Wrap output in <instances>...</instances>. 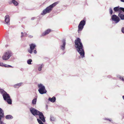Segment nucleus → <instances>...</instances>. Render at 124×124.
<instances>
[{
	"instance_id": "obj_37",
	"label": "nucleus",
	"mask_w": 124,
	"mask_h": 124,
	"mask_svg": "<svg viewBox=\"0 0 124 124\" xmlns=\"http://www.w3.org/2000/svg\"><path fill=\"white\" fill-rule=\"evenodd\" d=\"M8 67H12V66H10V65H9V66H8Z\"/></svg>"
},
{
	"instance_id": "obj_34",
	"label": "nucleus",
	"mask_w": 124,
	"mask_h": 124,
	"mask_svg": "<svg viewBox=\"0 0 124 124\" xmlns=\"http://www.w3.org/2000/svg\"><path fill=\"white\" fill-rule=\"evenodd\" d=\"M29 37H30V38H32L33 37V36L32 35H29V36H28Z\"/></svg>"
},
{
	"instance_id": "obj_2",
	"label": "nucleus",
	"mask_w": 124,
	"mask_h": 124,
	"mask_svg": "<svg viewBox=\"0 0 124 124\" xmlns=\"http://www.w3.org/2000/svg\"><path fill=\"white\" fill-rule=\"evenodd\" d=\"M30 110L31 113L33 115L36 117L37 115H39V118L41 119L43 122H45V120L42 113L33 108H30Z\"/></svg>"
},
{
	"instance_id": "obj_12",
	"label": "nucleus",
	"mask_w": 124,
	"mask_h": 124,
	"mask_svg": "<svg viewBox=\"0 0 124 124\" xmlns=\"http://www.w3.org/2000/svg\"><path fill=\"white\" fill-rule=\"evenodd\" d=\"M62 44L60 46L61 49L62 50H64L65 49L66 45L65 40L64 39L62 40Z\"/></svg>"
},
{
	"instance_id": "obj_26",
	"label": "nucleus",
	"mask_w": 124,
	"mask_h": 124,
	"mask_svg": "<svg viewBox=\"0 0 124 124\" xmlns=\"http://www.w3.org/2000/svg\"><path fill=\"white\" fill-rule=\"evenodd\" d=\"M109 13L110 15H111L113 14V11L111 8H110L109 9Z\"/></svg>"
},
{
	"instance_id": "obj_20",
	"label": "nucleus",
	"mask_w": 124,
	"mask_h": 124,
	"mask_svg": "<svg viewBox=\"0 0 124 124\" xmlns=\"http://www.w3.org/2000/svg\"><path fill=\"white\" fill-rule=\"evenodd\" d=\"M37 101V98L34 99L32 101V104L33 105L36 104Z\"/></svg>"
},
{
	"instance_id": "obj_35",
	"label": "nucleus",
	"mask_w": 124,
	"mask_h": 124,
	"mask_svg": "<svg viewBox=\"0 0 124 124\" xmlns=\"http://www.w3.org/2000/svg\"><path fill=\"white\" fill-rule=\"evenodd\" d=\"M35 19V17H33L31 18V20H34Z\"/></svg>"
},
{
	"instance_id": "obj_31",
	"label": "nucleus",
	"mask_w": 124,
	"mask_h": 124,
	"mask_svg": "<svg viewBox=\"0 0 124 124\" xmlns=\"http://www.w3.org/2000/svg\"><path fill=\"white\" fill-rule=\"evenodd\" d=\"M8 66H9V65L4 64V66L5 67H8Z\"/></svg>"
},
{
	"instance_id": "obj_18",
	"label": "nucleus",
	"mask_w": 124,
	"mask_h": 124,
	"mask_svg": "<svg viewBox=\"0 0 124 124\" xmlns=\"http://www.w3.org/2000/svg\"><path fill=\"white\" fill-rule=\"evenodd\" d=\"M119 6H118L114 7V8L113 9L115 12H116L118 11H119Z\"/></svg>"
},
{
	"instance_id": "obj_23",
	"label": "nucleus",
	"mask_w": 124,
	"mask_h": 124,
	"mask_svg": "<svg viewBox=\"0 0 124 124\" xmlns=\"http://www.w3.org/2000/svg\"><path fill=\"white\" fill-rule=\"evenodd\" d=\"M119 13L120 12H121V11H122L123 12H124V8H122V7H119Z\"/></svg>"
},
{
	"instance_id": "obj_33",
	"label": "nucleus",
	"mask_w": 124,
	"mask_h": 124,
	"mask_svg": "<svg viewBox=\"0 0 124 124\" xmlns=\"http://www.w3.org/2000/svg\"><path fill=\"white\" fill-rule=\"evenodd\" d=\"M34 53L35 54H36L37 52V51H36V50H34Z\"/></svg>"
},
{
	"instance_id": "obj_9",
	"label": "nucleus",
	"mask_w": 124,
	"mask_h": 124,
	"mask_svg": "<svg viewBox=\"0 0 124 124\" xmlns=\"http://www.w3.org/2000/svg\"><path fill=\"white\" fill-rule=\"evenodd\" d=\"M30 47V49L28 50V52L30 54H31L32 53L33 51L35 49L36 46L35 44H31L29 45Z\"/></svg>"
},
{
	"instance_id": "obj_13",
	"label": "nucleus",
	"mask_w": 124,
	"mask_h": 124,
	"mask_svg": "<svg viewBox=\"0 0 124 124\" xmlns=\"http://www.w3.org/2000/svg\"><path fill=\"white\" fill-rule=\"evenodd\" d=\"M118 17L120 18L122 20H124V15L120 12L118 15Z\"/></svg>"
},
{
	"instance_id": "obj_28",
	"label": "nucleus",
	"mask_w": 124,
	"mask_h": 124,
	"mask_svg": "<svg viewBox=\"0 0 124 124\" xmlns=\"http://www.w3.org/2000/svg\"><path fill=\"white\" fill-rule=\"evenodd\" d=\"M21 38H22L24 36V34H23V32H21Z\"/></svg>"
},
{
	"instance_id": "obj_14",
	"label": "nucleus",
	"mask_w": 124,
	"mask_h": 124,
	"mask_svg": "<svg viewBox=\"0 0 124 124\" xmlns=\"http://www.w3.org/2000/svg\"><path fill=\"white\" fill-rule=\"evenodd\" d=\"M44 65L43 64H39L38 65V70L39 71H40L42 70V68L43 67Z\"/></svg>"
},
{
	"instance_id": "obj_5",
	"label": "nucleus",
	"mask_w": 124,
	"mask_h": 124,
	"mask_svg": "<svg viewBox=\"0 0 124 124\" xmlns=\"http://www.w3.org/2000/svg\"><path fill=\"white\" fill-rule=\"evenodd\" d=\"M38 87L39 88L38 91L40 94H42L46 93L47 91L45 87L43 84H38Z\"/></svg>"
},
{
	"instance_id": "obj_25",
	"label": "nucleus",
	"mask_w": 124,
	"mask_h": 124,
	"mask_svg": "<svg viewBox=\"0 0 124 124\" xmlns=\"http://www.w3.org/2000/svg\"><path fill=\"white\" fill-rule=\"evenodd\" d=\"M32 62V60L31 59L28 60L27 61V63L29 64H31V62Z\"/></svg>"
},
{
	"instance_id": "obj_6",
	"label": "nucleus",
	"mask_w": 124,
	"mask_h": 124,
	"mask_svg": "<svg viewBox=\"0 0 124 124\" xmlns=\"http://www.w3.org/2000/svg\"><path fill=\"white\" fill-rule=\"evenodd\" d=\"M12 55V52L10 51H8L5 53L2 56L3 60H7L9 59Z\"/></svg>"
},
{
	"instance_id": "obj_4",
	"label": "nucleus",
	"mask_w": 124,
	"mask_h": 124,
	"mask_svg": "<svg viewBox=\"0 0 124 124\" xmlns=\"http://www.w3.org/2000/svg\"><path fill=\"white\" fill-rule=\"evenodd\" d=\"M0 91L3 94L2 95L4 100L6 101L8 104H12V101L9 95L2 89L0 90Z\"/></svg>"
},
{
	"instance_id": "obj_8",
	"label": "nucleus",
	"mask_w": 124,
	"mask_h": 124,
	"mask_svg": "<svg viewBox=\"0 0 124 124\" xmlns=\"http://www.w3.org/2000/svg\"><path fill=\"white\" fill-rule=\"evenodd\" d=\"M111 19L112 21L114 22V23H118L120 20V19L118 16H117L115 15H112Z\"/></svg>"
},
{
	"instance_id": "obj_36",
	"label": "nucleus",
	"mask_w": 124,
	"mask_h": 124,
	"mask_svg": "<svg viewBox=\"0 0 124 124\" xmlns=\"http://www.w3.org/2000/svg\"><path fill=\"white\" fill-rule=\"evenodd\" d=\"M120 0L121 2H124V0Z\"/></svg>"
},
{
	"instance_id": "obj_39",
	"label": "nucleus",
	"mask_w": 124,
	"mask_h": 124,
	"mask_svg": "<svg viewBox=\"0 0 124 124\" xmlns=\"http://www.w3.org/2000/svg\"><path fill=\"white\" fill-rule=\"evenodd\" d=\"M108 120H109V121H111V120H110V119H108Z\"/></svg>"
},
{
	"instance_id": "obj_32",
	"label": "nucleus",
	"mask_w": 124,
	"mask_h": 124,
	"mask_svg": "<svg viewBox=\"0 0 124 124\" xmlns=\"http://www.w3.org/2000/svg\"><path fill=\"white\" fill-rule=\"evenodd\" d=\"M23 34L24 36H26L27 35V33L25 32H24V33H23Z\"/></svg>"
},
{
	"instance_id": "obj_3",
	"label": "nucleus",
	"mask_w": 124,
	"mask_h": 124,
	"mask_svg": "<svg viewBox=\"0 0 124 124\" xmlns=\"http://www.w3.org/2000/svg\"><path fill=\"white\" fill-rule=\"evenodd\" d=\"M59 3V1L56 2L50 5L43 11L41 13V15H45L46 13H49L51 11L52 9L53 8L56 6Z\"/></svg>"
},
{
	"instance_id": "obj_19",
	"label": "nucleus",
	"mask_w": 124,
	"mask_h": 124,
	"mask_svg": "<svg viewBox=\"0 0 124 124\" xmlns=\"http://www.w3.org/2000/svg\"><path fill=\"white\" fill-rule=\"evenodd\" d=\"M55 118L53 116L51 115L50 116V121L53 122L55 121Z\"/></svg>"
},
{
	"instance_id": "obj_21",
	"label": "nucleus",
	"mask_w": 124,
	"mask_h": 124,
	"mask_svg": "<svg viewBox=\"0 0 124 124\" xmlns=\"http://www.w3.org/2000/svg\"><path fill=\"white\" fill-rule=\"evenodd\" d=\"M11 0L12 3H13L14 5L15 6H17L18 5V2L15 0Z\"/></svg>"
},
{
	"instance_id": "obj_1",
	"label": "nucleus",
	"mask_w": 124,
	"mask_h": 124,
	"mask_svg": "<svg viewBox=\"0 0 124 124\" xmlns=\"http://www.w3.org/2000/svg\"><path fill=\"white\" fill-rule=\"evenodd\" d=\"M75 46L77 50L82 57H84L85 52L83 49V46L81 40L78 38L75 41Z\"/></svg>"
},
{
	"instance_id": "obj_29",
	"label": "nucleus",
	"mask_w": 124,
	"mask_h": 124,
	"mask_svg": "<svg viewBox=\"0 0 124 124\" xmlns=\"http://www.w3.org/2000/svg\"><path fill=\"white\" fill-rule=\"evenodd\" d=\"M119 78L122 81H124V78H123V77H119Z\"/></svg>"
},
{
	"instance_id": "obj_38",
	"label": "nucleus",
	"mask_w": 124,
	"mask_h": 124,
	"mask_svg": "<svg viewBox=\"0 0 124 124\" xmlns=\"http://www.w3.org/2000/svg\"><path fill=\"white\" fill-rule=\"evenodd\" d=\"M122 97L123 100H124V95Z\"/></svg>"
},
{
	"instance_id": "obj_15",
	"label": "nucleus",
	"mask_w": 124,
	"mask_h": 124,
	"mask_svg": "<svg viewBox=\"0 0 124 124\" xmlns=\"http://www.w3.org/2000/svg\"><path fill=\"white\" fill-rule=\"evenodd\" d=\"M51 31V30L50 29L47 30L42 33V36H44L46 34H48Z\"/></svg>"
},
{
	"instance_id": "obj_40",
	"label": "nucleus",
	"mask_w": 124,
	"mask_h": 124,
	"mask_svg": "<svg viewBox=\"0 0 124 124\" xmlns=\"http://www.w3.org/2000/svg\"><path fill=\"white\" fill-rule=\"evenodd\" d=\"M107 119V120H108V119Z\"/></svg>"
},
{
	"instance_id": "obj_16",
	"label": "nucleus",
	"mask_w": 124,
	"mask_h": 124,
	"mask_svg": "<svg viewBox=\"0 0 124 124\" xmlns=\"http://www.w3.org/2000/svg\"><path fill=\"white\" fill-rule=\"evenodd\" d=\"M56 100L55 97H53L52 98L50 97L48 98V100L52 102H54Z\"/></svg>"
},
{
	"instance_id": "obj_10",
	"label": "nucleus",
	"mask_w": 124,
	"mask_h": 124,
	"mask_svg": "<svg viewBox=\"0 0 124 124\" xmlns=\"http://www.w3.org/2000/svg\"><path fill=\"white\" fill-rule=\"evenodd\" d=\"M4 116L3 111L0 108V124H6L3 121H1L2 118Z\"/></svg>"
},
{
	"instance_id": "obj_27",
	"label": "nucleus",
	"mask_w": 124,
	"mask_h": 124,
	"mask_svg": "<svg viewBox=\"0 0 124 124\" xmlns=\"http://www.w3.org/2000/svg\"><path fill=\"white\" fill-rule=\"evenodd\" d=\"M4 64L2 63H0V66H4Z\"/></svg>"
},
{
	"instance_id": "obj_24",
	"label": "nucleus",
	"mask_w": 124,
	"mask_h": 124,
	"mask_svg": "<svg viewBox=\"0 0 124 124\" xmlns=\"http://www.w3.org/2000/svg\"><path fill=\"white\" fill-rule=\"evenodd\" d=\"M37 121L39 124H44L42 122V121L41 119H39L38 118L37 119Z\"/></svg>"
},
{
	"instance_id": "obj_7",
	"label": "nucleus",
	"mask_w": 124,
	"mask_h": 124,
	"mask_svg": "<svg viewBox=\"0 0 124 124\" xmlns=\"http://www.w3.org/2000/svg\"><path fill=\"white\" fill-rule=\"evenodd\" d=\"M85 21L84 20H82L80 22L78 26V33H80L82 30L85 24Z\"/></svg>"
},
{
	"instance_id": "obj_11",
	"label": "nucleus",
	"mask_w": 124,
	"mask_h": 124,
	"mask_svg": "<svg viewBox=\"0 0 124 124\" xmlns=\"http://www.w3.org/2000/svg\"><path fill=\"white\" fill-rule=\"evenodd\" d=\"M5 21L6 24L8 25H10L9 16L8 15H6L5 17Z\"/></svg>"
},
{
	"instance_id": "obj_22",
	"label": "nucleus",
	"mask_w": 124,
	"mask_h": 124,
	"mask_svg": "<svg viewBox=\"0 0 124 124\" xmlns=\"http://www.w3.org/2000/svg\"><path fill=\"white\" fill-rule=\"evenodd\" d=\"M23 83H20L16 84L14 86L15 87H17V86H18V87H19V86H21L22 85V84Z\"/></svg>"
},
{
	"instance_id": "obj_30",
	"label": "nucleus",
	"mask_w": 124,
	"mask_h": 124,
	"mask_svg": "<svg viewBox=\"0 0 124 124\" xmlns=\"http://www.w3.org/2000/svg\"><path fill=\"white\" fill-rule=\"evenodd\" d=\"M121 31H122V32L123 33H124V28L123 27V28H122Z\"/></svg>"
},
{
	"instance_id": "obj_17",
	"label": "nucleus",
	"mask_w": 124,
	"mask_h": 124,
	"mask_svg": "<svg viewBox=\"0 0 124 124\" xmlns=\"http://www.w3.org/2000/svg\"><path fill=\"white\" fill-rule=\"evenodd\" d=\"M6 118L7 119H11L13 118V117L10 115H8L6 116Z\"/></svg>"
}]
</instances>
